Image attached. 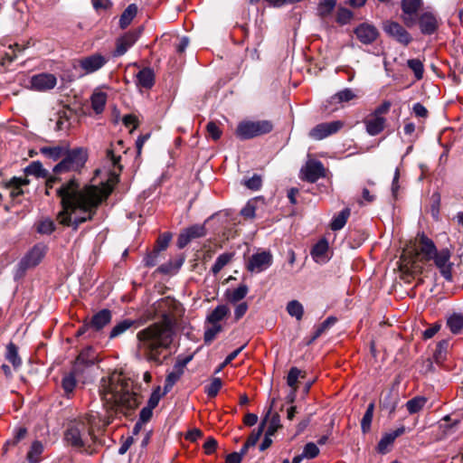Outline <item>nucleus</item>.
Returning a JSON list of instances; mask_svg holds the SVG:
<instances>
[{"mask_svg": "<svg viewBox=\"0 0 463 463\" xmlns=\"http://www.w3.org/2000/svg\"><path fill=\"white\" fill-rule=\"evenodd\" d=\"M116 151L117 147L113 145L107 150L106 157L113 170L107 182L100 186L90 184L80 189L76 180L71 179L55 190L62 205V211L58 214L60 223L73 225L77 229L80 223L91 220L97 207L107 199L118 181L122 166L119 165L121 156Z\"/></svg>", "mask_w": 463, "mask_h": 463, "instance_id": "f257e3e1", "label": "nucleus"}, {"mask_svg": "<svg viewBox=\"0 0 463 463\" xmlns=\"http://www.w3.org/2000/svg\"><path fill=\"white\" fill-rule=\"evenodd\" d=\"M174 338V323L169 314L137 333V351L146 361L161 364L160 354L168 349Z\"/></svg>", "mask_w": 463, "mask_h": 463, "instance_id": "f03ea898", "label": "nucleus"}, {"mask_svg": "<svg viewBox=\"0 0 463 463\" xmlns=\"http://www.w3.org/2000/svg\"><path fill=\"white\" fill-rule=\"evenodd\" d=\"M99 392L106 404L124 414L138 405L137 393L133 391V382L122 374L114 373L108 380L102 379Z\"/></svg>", "mask_w": 463, "mask_h": 463, "instance_id": "7ed1b4c3", "label": "nucleus"}, {"mask_svg": "<svg viewBox=\"0 0 463 463\" xmlns=\"http://www.w3.org/2000/svg\"><path fill=\"white\" fill-rule=\"evenodd\" d=\"M62 157V160L53 167V175L47 179V189L53 187L54 184L60 180V175L80 171L88 159V151L83 147L71 150L66 148Z\"/></svg>", "mask_w": 463, "mask_h": 463, "instance_id": "20e7f679", "label": "nucleus"}, {"mask_svg": "<svg viewBox=\"0 0 463 463\" xmlns=\"http://www.w3.org/2000/svg\"><path fill=\"white\" fill-rule=\"evenodd\" d=\"M86 419L90 426L84 421L73 422L64 433L66 442L75 449H82L89 446L95 439L92 428L95 425L96 416L93 413H90Z\"/></svg>", "mask_w": 463, "mask_h": 463, "instance_id": "39448f33", "label": "nucleus"}, {"mask_svg": "<svg viewBox=\"0 0 463 463\" xmlns=\"http://www.w3.org/2000/svg\"><path fill=\"white\" fill-rule=\"evenodd\" d=\"M273 129V125L269 120L243 121L241 122L236 129V135L241 139H250L255 137L268 134Z\"/></svg>", "mask_w": 463, "mask_h": 463, "instance_id": "423d86ee", "label": "nucleus"}, {"mask_svg": "<svg viewBox=\"0 0 463 463\" xmlns=\"http://www.w3.org/2000/svg\"><path fill=\"white\" fill-rule=\"evenodd\" d=\"M273 262V256L269 250H261L253 253L246 262V269L251 273H260L268 269Z\"/></svg>", "mask_w": 463, "mask_h": 463, "instance_id": "0eeeda50", "label": "nucleus"}, {"mask_svg": "<svg viewBox=\"0 0 463 463\" xmlns=\"http://www.w3.org/2000/svg\"><path fill=\"white\" fill-rule=\"evenodd\" d=\"M46 252V247L43 244H36L27 254L20 260L16 274L23 275L29 268L38 265Z\"/></svg>", "mask_w": 463, "mask_h": 463, "instance_id": "6e6552de", "label": "nucleus"}, {"mask_svg": "<svg viewBox=\"0 0 463 463\" xmlns=\"http://www.w3.org/2000/svg\"><path fill=\"white\" fill-rule=\"evenodd\" d=\"M450 250L448 248H444L438 250L430 259V260L434 261L442 277L448 281L452 280L453 263L450 261Z\"/></svg>", "mask_w": 463, "mask_h": 463, "instance_id": "1a4fd4ad", "label": "nucleus"}, {"mask_svg": "<svg viewBox=\"0 0 463 463\" xmlns=\"http://www.w3.org/2000/svg\"><path fill=\"white\" fill-rule=\"evenodd\" d=\"M383 32L398 43L407 46L412 40L408 31L399 23L387 20L383 23Z\"/></svg>", "mask_w": 463, "mask_h": 463, "instance_id": "9d476101", "label": "nucleus"}, {"mask_svg": "<svg viewBox=\"0 0 463 463\" xmlns=\"http://www.w3.org/2000/svg\"><path fill=\"white\" fill-rule=\"evenodd\" d=\"M325 175L326 169L324 165L318 160H308L302 166L299 173L300 179L308 183H315L319 178L325 177Z\"/></svg>", "mask_w": 463, "mask_h": 463, "instance_id": "9b49d317", "label": "nucleus"}, {"mask_svg": "<svg viewBox=\"0 0 463 463\" xmlns=\"http://www.w3.org/2000/svg\"><path fill=\"white\" fill-rule=\"evenodd\" d=\"M343 127L344 122L341 120L320 123L309 131V137L315 140H322L338 132Z\"/></svg>", "mask_w": 463, "mask_h": 463, "instance_id": "f8f14e48", "label": "nucleus"}, {"mask_svg": "<svg viewBox=\"0 0 463 463\" xmlns=\"http://www.w3.org/2000/svg\"><path fill=\"white\" fill-rule=\"evenodd\" d=\"M206 234V228L203 224H194L183 230L177 239V247L184 249L192 240L202 238Z\"/></svg>", "mask_w": 463, "mask_h": 463, "instance_id": "ddd939ff", "label": "nucleus"}, {"mask_svg": "<svg viewBox=\"0 0 463 463\" xmlns=\"http://www.w3.org/2000/svg\"><path fill=\"white\" fill-rule=\"evenodd\" d=\"M108 61L109 59L106 56L94 53L80 59L79 63L86 74H90L101 69Z\"/></svg>", "mask_w": 463, "mask_h": 463, "instance_id": "4468645a", "label": "nucleus"}, {"mask_svg": "<svg viewBox=\"0 0 463 463\" xmlns=\"http://www.w3.org/2000/svg\"><path fill=\"white\" fill-rule=\"evenodd\" d=\"M440 25V20L432 12H424L419 17V26L421 33L433 34Z\"/></svg>", "mask_w": 463, "mask_h": 463, "instance_id": "2eb2a0df", "label": "nucleus"}, {"mask_svg": "<svg viewBox=\"0 0 463 463\" xmlns=\"http://www.w3.org/2000/svg\"><path fill=\"white\" fill-rule=\"evenodd\" d=\"M354 34L364 44L373 43L379 36L377 28L371 24L363 23L354 29Z\"/></svg>", "mask_w": 463, "mask_h": 463, "instance_id": "dca6fc26", "label": "nucleus"}, {"mask_svg": "<svg viewBox=\"0 0 463 463\" xmlns=\"http://www.w3.org/2000/svg\"><path fill=\"white\" fill-rule=\"evenodd\" d=\"M31 84L35 90L46 91L56 86L57 79L51 73H40L32 77Z\"/></svg>", "mask_w": 463, "mask_h": 463, "instance_id": "f3484780", "label": "nucleus"}, {"mask_svg": "<svg viewBox=\"0 0 463 463\" xmlns=\"http://www.w3.org/2000/svg\"><path fill=\"white\" fill-rule=\"evenodd\" d=\"M137 38L138 33L135 32H128L119 37L116 42V49L113 55L118 57L125 54L127 51L137 42Z\"/></svg>", "mask_w": 463, "mask_h": 463, "instance_id": "a211bd4d", "label": "nucleus"}, {"mask_svg": "<svg viewBox=\"0 0 463 463\" xmlns=\"http://www.w3.org/2000/svg\"><path fill=\"white\" fill-rule=\"evenodd\" d=\"M420 0L402 1V10L404 14L402 20L407 26H412L414 24L415 21L412 18V15L418 12L419 8L420 7Z\"/></svg>", "mask_w": 463, "mask_h": 463, "instance_id": "6ab92c4d", "label": "nucleus"}, {"mask_svg": "<svg viewBox=\"0 0 463 463\" xmlns=\"http://www.w3.org/2000/svg\"><path fill=\"white\" fill-rule=\"evenodd\" d=\"M111 319V311L109 309L104 308L92 316V317L89 320V325L90 329L94 331H99L108 324H109Z\"/></svg>", "mask_w": 463, "mask_h": 463, "instance_id": "aec40b11", "label": "nucleus"}, {"mask_svg": "<svg viewBox=\"0 0 463 463\" xmlns=\"http://www.w3.org/2000/svg\"><path fill=\"white\" fill-rule=\"evenodd\" d=\"M364 122L365 125L366 132L370 136H376L384 129L386 118L384 117H376L371 114L364 119Z\"/></svg>", "mask_w": 463, "mask_h": 463, "instance_id": "412c9836", "label": "nucleus"}, {"mask_svg": "<svg viewBox=\"0 0 463 463\" xmlns=\"http://www.w3.org/2000/svg\"><path fill=\"white\" fill-rule=\"evenodd\" d=\"M328 242L326 239L318 241L311 250V257L319 264L326 263L328 260Z\"/></svg>", "mask_w": 463, "mask_h": 463, "instance_id": "4be33fe9", "label": "nucleus"}, {"mask_svg": "<svg viewBox=\"0 0 463 463\" xmlns=\"http://www.w3.org/2000/svg\"><path fill=\"white\" fill-rule=\"evenodd\" d=\"M155 83V74L150 68H144L137 74V84L140 88L151 89Z\"/></svg>", "mask_w": 463, "mask_h": 463, "instance_id": "5701e85b", "label": "nucleus"}, {"mask_svg": "<svg viewBox=\"0 0 463 463\" xmlns=\"http://www.w3.org/2000/svg\"><path fill=\"white\" fill-rule=\"evenodd\" d=\"M420 251L426 260H430L438 250L432 240L422 234L420 238Z\"/></svg>", "mask_w": 463, "mask_h": 463, "instance_id": "b1692460", "label": "nucleus"}, {"mask_svg": "<svg viewBox=\"0 0 463 463\" xmlns=\"http://www.w3.org/2000/svg\"><path fill=\"white\" fill-rule=\"evenodd\" d=\"M358 96L356 92L349 88H345L338 92H336L335 95H333L330 98V103L331 104H342L345 102H349L354 99H356Z\"/></svg>", "mask_w": 463, "mask_h": 463, "instance_id": "393cba45", "label": "nucleus"}, {"mask_svg": "<svg viewBox=\"0 0 463 463\" xmlns=\"http://www.w3.org/2000/svg\"><path fill=\"white\" fill-rule=\"evenodd\" d=\"M230 313V308L226 305H218L206 317L209 324H220Z\"/></svg>", "mask_w": 463, "mask_h": 463, "instance_id": "a878e982", "label": "nucleus"}, {"mask_svg": "<svg viewBox=\"0 0 463 463\" xmlns=\"http://www.w3.org/2000/svg\"><path fill=\"white\" fill-rule=\"evenodd\" d=\"M28 184L29 180L26 177H13L8 184V187L10 188V196L12 198H16L24 194L22 187Z\"/></svg>", "mask_w": 463, "mask_h": 463, "instance_id": "bb28decb", "label": "nucleus"}, {"mask_svg": "<svg viewBox=\"0 0 463 463\" xmlns=\"http://www.w3.org/2000/svg\"><path fill=\"white\" fill-rule=\"evenodd\" d=\"M264 418H268L265 423V427L267 426L266 432H268L269 435H274L281 427L279 415L276 412L272 413L271 407H269Z\"/></svg>", "mask_w": 463, "mask_h": 463, "instance_id": "cd10ccee", "label": "nucleus"}, {"mask_svg": "<svg viewBox=\"0 0 463 463\" xmlns=\"http://www.w3.org/2000/svg\"><path fill=\"white\" fill-rule=\"evenodd\" d=\"M66 148L62 146H42L40 147V153L45 157L56 161L64 156Z\"/></svg>", "mask_w": 463, "mask_h": 463, "instance_id": "c85d7f7f", "label": "nucleus"}, {"mask_svg": "<svg viewBox=\"0 0 463 463\" xmlns=\"http://www.w3.org/2000/svg\"><path fill=\"white\" fill-rule=\"evenodd\" d=\"M5 359L12 364L14 369H18L22 364L21 357L18 354V348L12 342L6 345Z\"/></svg>", "mask_w": 463, "mask_h": 463, "instance_id": "c756f323", "label": "nucleus"}, {"mask_svg": "<svg viewBox=\"0 0 463 463\" xmlns=\"http://www.w3.org/2000/svg\"><path fill=\"white\" fill-rule=\"evenodd\" d=\"M137 14V6L135 4L129 5L122 13L119 18V26L122 29L128 27Z\"/></svg>", "mask_w": 463, "mask_h": 463, "instance_id": "7c9ffc66", "label": "nucleus"}, {"mask_svg": "<svg viewBox=\"0 0 463 463\" xmlns=\"http://www.w3.org/2000/svg\"><path fill=\"white\" fill-rule=\"evenodd\" d=\"M350 209L345 208L336 216H335L331 222L330 228L333 231H339L345 225L347 219L350 216Z\"/></svg>", "mask_w": 463, "mask_h": 463, "instance_id": "2f4dec72", "label": "nucleus"}, {"mask_svg": "<svg viewBox=\"0 0 463 463\" xmlns=\"http://www.w3.org/2000/svg\"><path fill=\"white\" fill-rule=\"evenodd\" d=\"M91 107L96 113H101L107 102V94L105 92H94L90 98Z\"/></svg>", "mask_w": 463, "mask_h": 463, "instance_id": "473e14b6", "label": "nucleus"}, {"mask_svg": "<svg viewBox=\"0 0 463 463\" xmlns=\"http://www.w3.org/2000/svg\"><path fill=\"white\" fill-rule=\"evenodd\" d=\"M96 355L91 347L83 349L76 359V364H83L86 366L92 365L95 362Z\"/></svg>", "mask_w": 463, "mask_h": 463, "instance_id": "72a5a7b5", "label": "nucleus"}, {"mask_svg": "<svg viewBox=\"0 0 463 463\" xmlns=\"http://www.w3.org/2000/svg\"><path fill=\"white\" fill-rule=\"evenodd\" d=\"M427 402V398L424 396H416L411 400H409L405 406L410 414H414L419 412L423 409Z\"/></svg>", "mask_w": 463, "mask_h": 463, "instance_id": "f704fd0d", "label": "nucleus"}, {"mask_svg": "<svg viewBox=\"0 0 463 463\" xmlns=\"http://www.w3.org/2000/svg\"><path fill=\"white\" fill-rule=\"evenodd\" d=\"M135 324L134 320L131 319H124L115 325L110 333H109V338H116L122 334H124L127 330H128L131 326H133Z\"/></svg>", "mask_w": 463, "mask_h": 463, "instance_id": "c9c22d12", "label": "nucleus"}, {"mask_svg": "<svg viewBox=\"0 0 463 463\" xmlns=\"http://www.w3.org/2000/svg\"><path fill=\"white\" fill-rule=\"evenodd\" d=\"M248 291V287L245 284H241L238 288L227 292V298L232 303H237L246 297Z\"/></svg>", "mask_w": 463, "mask_h": 463, "instance_id": "e433bc0d", "label": "nucleus"}, {"mask_svg": "<svg viewBox=\"0 0 463 463\" xmlns=\"http://www.w3.org/2000/svg\"><path fill=\"white\" fill-rule=\"evenodd\" d=\"M336 5V0H321L317 5V14L321 18L328 16Z\"/></svg>", "mask_w": 463, "mask_h": 463, "instance_id": "4c0bfd02", "label": "nucleus"}, {"mask_svg": "<svg viewBox=\"0 0 463 463\" xmlns=\"http://www.w3.org/2000/svg\"><path fill=\"white\" fill-rule=\"evenodd\" d=\"M447 326L451 333L457 335L463 329V317L459 314H453L447 320Z\"/></svg>", "mask_w": 463, "mask_h": 463, "instance_id": "58836bf2", "label": "nucleus"}, {"mask_svg": "<svg viewBox=\"0 0 463 463\" xmlns=\"http://www.w3.org/2000/svg\"><path fill=\"white\" fill-rule=\"evenodd\" d=\"M336 322L335 317H328L323 323H321L315 330L314 335L309 343L314 342L320 335H322L327 329L333 326Z\"/></svg>", "mask_w": 463, "mask_h": 463, "instance_id": "ea45409f", "label": "nucleus"}, {"mask_svg": "<svg viewBox=\"0 0 463 463\" xmlns=\"http://www.w3.org/2000/svg\"><path fill=\"white\" fill-rule=\"evenodd\" d=\"M232 253H222L216 259L214 264L212 267V272L216 275L218 274L232 259Z\"/></svg>", "mask_w": 463, "mask_h": 463, "instance_id": "a19ab883", "label": "nucleus"}, {"mask_svg": "<svg viewBox=\"0 0 463 463\" xmlns=\"http://www.w3.org/2000/svg\"><path fill=\"white\" fill-rule=\"evenodd\" d=\"M287 311L291 316L300 320L304 314V307L298 300H291L287 305Z\"/></svg>", "mask_w": 463, "mask_h": 463, "instance_id": "79ce46f5", "label": "nucleus"}, {"mask_svg": "<svg viewBox=\"0 0 463 463\" xmlns=\"http://www.w3.org/2000/svg\"><path fill=\"white\" fill-rule=\"evenodd\" d=\"M183 372L181 370H177L174 368V371L169 373L166 375L165 383L164 386V394H166L171 391L173 386L175 384V383L180 379L182 376Z\"/></svg>", "mask_w": 463, "mask_h": 463, "instance_id": "37998d69", "label": "nucleus"}, {"mask_svg": "<svg viewBox=\"0 0 463 463\" xmlns=\"http://www.w3.org/2000/svg\"><path fill=\"white\" fill-rule=\"evenodd\" d=\"M43 444L38 440L33 441L27 454V459L29 460V462L37 463L39 461L40 455L43 453Z\"/></svg>", "mask_w": 463, "mask_h": 463, "instance_id": "c03bdc74", "label": "nucleus"}, {"mask_svg": "<svg viewBox=\"0 0 463 463\" xmlns=\"http://www.w3.org/2000/svg\"><path fill=\"white\" fill-rule=\"evenodd\" d=\"M212 326L204 331L203 340L205 344H211L216 335L223 330L221 324H211Z\"/></svg>", "mask_w": 463, "mask_h": 463, "instance_id": "a18cd8bd", "label": "nucleus"}, {"mask_svg": "<svg viewBox=\"0 0 463 463\" xmlns=\"http://www.w3.org/2000/svg\"><path fill=\"white\" fill-rule=\"evenodd\" d=\"M36 230L41 234H51L55 230V224L50 218H43L38 223Z\"/></svg>", "mask_w": 463, "mask_h": 463, "instance_id": "49530a36", "label": "nucleus"}, {"mask_svg": "<svg viewBox=\"0 0 463 463\" xmlns=\"http://www.w3.org/2000/svg\"><path fill=\"white\" fill-rule=\"evenodd\" d=\"M24 172L26 175H34L37 177L46 175V170L43 167L42 163L39 161L32 162L28 166L25 167Z\"/></svg>", "mask_w": 463, "mask_h": 463, "instance_id": "de8ad7c7", "label": "nucleus"}, {"mask_svg": "<svg viewBox=\"0 0 463 463\" xmlns=\"http://www.w3.org/2000/svg\"><path fill=\"white\" fill-rule=\"evenodd\" d=\"M373 410L374 404L370 403L365 411V413L364 414V417L361 421V429L364 433H366L370 430L371 423L373 420Z\"/></svg>", "mask_w": 463, "mask_h": 463, "instance_id": "09e8293b", "label": "nucleus"}, {"mask_svg": "<svg viewBox=\"0 0 463 463\" xmlns=\"http://www.w3.org/2000/svg\"><path fill=\"white\" fill-rule=\"evenodd\" d=\"M76 383L77 381L73 373L67 374L62 378L61 386L68 397L74 391Z\"/></svg>", "mask_w": 463, "mask_h": 463, "instance_id": "8fccbe9b", "label": "nucleus"}, {"mask_svg": "<svg viewBox=\"0 0 463 463\" xmlns=\"http://www.w3.org/2000/svg\"><path fill=\"white\" fill-rule=\"evenodd\" d=\"M408 67L414 72L415 78L420 80L423 77L424 66L419 59H410L407 61Z\"/></svg>", "mask_w": 463, "mask_h": 463, "instance_id": "3c124183", "label": "nucleus"}, {"mask_svg": "<svg viewBox=\"0 0 463 463\" xmlns=\"http://www.w3.org/2000/svg\"><path fill=\"white\" fill-rule=\"evenodd\" d=\"M222 385V383L220 378H213L212 382L205 386V392L208 395V397H215L218 394L219 391L221 390Z\"/></svg>", "mask_w": 463, "mask_h": 463, "instance_id": "603ef678", "label": "nucleus"}, {"mask_svg": "<svg viewBox=\"0 0 463 463\" xmlns=\"http://www.w3.org/2000/svg\"><path fill=\"white\" fill-rule=\"evenodd\" d=\"M242 184L252 191H258L260 189L262 184L261 176L259 175H253L250 178L244 179Z\"/></svg>", "mask_w": 463, "mask_h": 463, "instance_id": "864d4df0", "label": "nucleus"}, {"mask_svg": "<svg viewBox=\"0 0 463 463\" xmlns=\"http://www.w3.org/2000/svg\"><path fill=\"white\" fill-rule=\"evenodd\" d=\"M267 419L268 418H264L260 423V425L259 426V429L257 431H253L250 437L247 439V442H248V446H255L256 443L258 442V440L260 439L264 429H265V423L267 421Z\"/></svg>", "mask_w": 463, "mask_h": 463, "instance_id": "5fc2aeb1", "label": "nucleus"}, {"mask_svg": "<svg viewBox=\"0 0 463 463\" xmlns=\"http://www.w3.org/2000/svg\"><path fill=\"white\" fill-rule=\"evenodd\" d=\"M208 136L214 141L221 138L222 131L220 127L213 121H211L206 126Z\"/></svg>", "mask_w": 463, "mask_h": 463, "instance_id": "6e6d98bb", "label": "nucleus"}, {"mask_svg": "<svg viewBox=\"0 0 463 463\" xmlns=\"http://www.w3.org/2000/svg\"><path fill=\"white\" fill-rule=\"evenodd\" d=\"M26 434H27L26 428H24V427L16 428L14 430V437H13V439L7 440L6 445L7 446H10V445L14 446V445H16L20 440H22L23 439L25 438Z\"/></svg>", "mask_w": 463, "mask_h": 463, "instance_id": "4d7b16f0", "label": "nucleus"}, {"mask_svg": "<svg viewBox=\"0 0 463 463\" xmlns=\"http://www.w3.org/2000/svg\"><path fill=\"white\" fill-rule=\"evenodd\" d=\"M353 17V13L347 8H339L336 15V22L340 24H348Z\"/></svg>", "mask_w": 463, "mask_h": 463, "instance_id": "13d9d810", "label": "nucleus"}, {"mask_svg": "<svg viewBox=\"0 0 463 463\" xmlns=\"http://www.w3.org/2000/svg\"><path fill=\"white\" fill-rule=\"evenodd\" d=\"M393 441L394 439L390 433L384 434L378 443V451L383 454L386 453L389 446H391L393 443Z\"/></svg>", "mask_w": 463, "mask_h": 463, "instance_id": "bf43d9fd", "label": "nucleus"}, {"mask_svg": "<svg viewBox=\"0 0 463 463\" xmlns=\"http://www.w3.org/2000/svg\"><path fill=\"white\" fill-rule=\"evenodd\" d=\"M302 453L306 458H314L319 454V449L315 443L308 442L305 445Z\"/></svg>", "mask_w": 463, "mask_h": 463, "instance_id": "052dcab7", "label": "nucleus"}, {"mask_svg": "<svg viewBox=\"0 0 463 463\" xmlns=\"http://www.w3.org/2000/svg\"><path fill=\"white\" fill-rule=\"evenodd\" d=\"M172 239V235L168 232H165L162 235H160L156 241V245L155 247L156 250L158 251L165 250L167 247Z\"/></svg>", "mask_w": 463, "mask_h": 463, "instance_id": "680f3d73", "label": "nucleus"}, {"mask_svg": "<svg viewBox=\"0 0 463 463\" xmlns=\"http://www.w3.org/2000/svg\"><path fill=\"white\" fill-rule=\"evenodd\" d=\"M300 374H301L300 370H298L297 367H292L289 370V372L288 373V377H287V383H288V386L296 389L297 383H298V380Z\"/></svg>", "mask_w": 463, "mask_h": 463, "instance_id": "e2e57ef3", "label": "nucleus"}, {"mask_svg": "<svg viewBox=\"0 0 463 463\" xmlns=\"http://www.w3.org/2000/svg\"><path fill=\"white\" fill-rule=\"evenodd\" d=\"M256 205L253 200L249 201L246 205L241 209V214L248 219H253L255 217Z\"/></svg>", "mask_w": 463, "mask_h": 463, "instance_id": "0e129e2a", "label": "nucleus"}, {"mask_svg": "<svg viewBox=\"0 0 463 463\" xmlns=\"http://www.w3.org/2000/svg\"><path fill=\"white\" fill-rule=\"evenodd\" d=\"M160 386H157L151 393L147 402V406H149L150 408L155 409L158 405L162 396L165 395L164 392L160 393Z\"/></svg>", "mask_w": 463, "mask_h": 463, "instance_id": "69168bd1", "label": "nucleus"}, {"mask_svg": "<svg viewBox=\"0 0 463 463\" xmlns=\"http://www.w3.org/2000/svg\"><path fill=\"white\" fill-rule=\"evenodd\" d=\"M160 251L154 249L151 252L146 254V256L144 258V263L146 267H154L158 262V257H159Z\"/></svg>", "mask_w": 463, "mask_h": 463, "instance_id": "338daca9", "label": "nucleus"}, {"mask_svg": "<svg viewBox=\"0 0 463 463\" xmlns=\"http://www.w3.org/2000/svg\"><path fill=\"white\" fill-rule=\"evenodd\" d=\"M123 124L127 127V128H131V130L132 131L133 129H136L138 126V119L135 116V115H132V114H128V115H126L123 117Z\"/></svg>", "mask_w": 463, "mask_h": 463, "instance_id": "774afa93", "label": "nucleus"}]
</instances>
